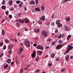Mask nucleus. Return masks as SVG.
<instances>
[{
	"label": "nucleus",
	"mask_w": 73,
	"mask_h": 73,
	"mask_svg": "<svg viewBox=\"0 0 73 73\" xmlns=\"http://www.w3.org/2000/svg\"><path fill=\"white\" fill-rule=\"evenodd\" d=\"M36 51H33V53L31 54V57H36Z\"/></svg>",
	"instance_id": "obj_6"
},
{
	"label": "nucleus",
	"mask_w": 73,
	"mask_h": 73,
	"mask_svg": "<svg viewBox=\"0 0 73 73\" xmlns=\"http://www.w3.org/2000/svg\"><path fill=\"white\" fill-rule=\"evenodd\" d=\"M48 41H50V38H48V39L47 40Z\"/></svg>",
	"instance_id": "obj_55"
},
{
	"label": "nucleus",
	"mask_w": 73,
	"mask_h": 73,
	"mask_svg": "<svg viewBox=\"0 0 73 73\" xmlns=\"http://www.w3.org/2000/svg\"><path fill=\"white\" fill-rule=\"evenodd\" d=\"M35 9L36 12H40V8L39 7H37L36 8H35Z\"/></svg>",
	"instance_id": "obj_17"
},
{
	"label": "nucleus",
	"mask_w": 73,
	"mask_h": 73,
	"mask_svg": "<svg viewBox=\"0 0 73 73\" xmlns=\"http://www.w3.org/2000/svg\"><path fill=\"white\" fill-rule=\"evenodd\" d=\"M71 0H64V3H65V2H67L68 1H70Z\"/></svg>",
	"instance_id": "obj_42"
},
{
	"label": "nucleus",
	"mask_w": 73,
	"mask_h": 73,
	"mask_svg": "<svg viewBox=\"0 0 73 73\" xmlns=\"http://www.w3.org/2000/svg\"><path fill=\"white\" fill-rule=\"evenodd\" d=\"M8 3L9 5L10 6H12V4H13V1H12V0L9 1Z\"/></svg>",
	"instance_id": "obj_7"
},
{
	"label": "nucleus",
	"mask_w": 73,
	"mask_h": 73,
	"mask_svg": "<svg viewBox=\"0 0 73 73\" xmlns=\"http://www.w3.org/2000/svg\"><path fill=\"white\" fill-rule=\"evenodd\" d=\"M23 68H22L21 70L20 73H22V72H23Z\"/></svg>",
	"instance_id": "obj_45"
},
{
	"label": "nucleus",
	"mask_w": 73,
	"mask_h": 73,
	"mask_svg": "<svg viewBox=\"0 0 73 73\" xmlns=\"http://www.w3.org/2000/svg\"><path fill=\"white\" fill-rule=\"evenodd\" d=\"M56 61H60V58H59V57H58L56 58Z\"/></svg>",
	"instance_id": "obj_34"
},
{
	"label": "nucleus",
	"mask_w": 73,
	"mask_h": 73,
	"mask_svg": "<svg viewBox=\"0 0 73 73\" xmlns=\"http://www.w3.org/2000/svg\"><path fill=\"white\" fill-rule=\"evenodd\" d=\"M65 69L64 68V69H62L61 70V72H64V71H65Z\"/></svg>",
	"instance_id": "obj_47"
},
{
	"label": "nucleus",
	"mask_w": 73,
	"mask_h": 73,
	"mask_svg": "<svg viewBox=\"0 0 73 73\" xmlns=\"http://www.w3.org/2000/svg\"><path fill=\"white\" fill-rule=\"evenodd\" d=\"M3 42H0V46H3Z\"/></svg>",
	"instance_id": "obj_41"
},
{
	"label": "nucleus",
	"mask_w": 73,
	"mask_h": 73,
	"mask_svg": "<svg viewBox=\"0 0 73 73\" xmlns=\"http://www.w3.org/2000/svg\"><path fill=\"white\" fill-rule=\"evenodd\" d=\"M61 37H62V35H61V34L59 36V37H58V38H61Z\"/></svg>",
	"instance_id": "obj_39"
},
{
	"label": "nucleus",
	"mask_w": 73,
	"mask_h": 73,
	"mask_svg": "<svg viewBox=\"0 0 73 73\" xmlns=\"http://www.w3.org/2000/svg\"><path fill=\"white\" fill-rule=\"evenodd\" d=\"M11 65H13V64H14V62H11Z\"/></svg>",
	"instance_id": "obj_56"
},
{
	"label": "nucleus",
	"mask_w": 73,
	"mask_h": 73,
	"mask_svg": "<svg viewBox=\"0 0 73 73\" xmlns=\"http://www.w3.org/2000/svg\"><path fill=\"white\" fill-rule=\"evenodd\" d=\"M70 18L68 17H67L66 18V20L67 21H70Z\"/></svg>",
	"instance_id": "obj_23"
},
{
	"label": "nucleus",
	"mask_w": 73,
	"mask_h": 73,
	"mask_svg": "<svg viewBox=\"0 0 73 73\" xmlns=\"http://www.w3.org/2000/svg\"><path fill=\"white\" fill-rule=\"evenodd\" d=\"M69 51H70L69 50L67 49L66 53H68L69 52Z\"/></svg>",
	"instance_id": "obj_51"
},
{
	"label": "nucleus",
	"mask_w": 73,
	"mask_h": 73,
	"mask_svg": "<svg viewBox=\"0 0 73 73\" xmlns=\"http://www.w3.org/2000/svg\"><path fill=\"white\" fill-rule=\"evenodd\" d=\"M23 50H23V48H21L19 52L18 53V54H19V55H20V54H21V53H22V52H23Z\"/></svg>",
	"instance_id": "obj_9"
},
{
	"label": "nucleus",
	"mask_w": 73,
	"mask_h": 73,
	"mask_svg": "<svg viewBox=\"0 0 73 73\" xmlns=\"http://www.w3.org/2000/svg\"><path fill=\"white\" fill-rule=\"evenodd\" d=\"M48 66H52V64L51 63H49L48 64Z\"/></svg>",
	"instance_id": "obj_37"
},
{
	"label": "nucleus",
	"mask_w": 73,
	"mask_h": 73,
	"mask_svg": "<svg viewBox=\"0 0 73 73\" xmlns=\"http://www.w3.org/2000/svg\"><path fill=\"white\" fill-rule=\"evenodd\" d=\"M35 1L36 4H37L38 3V0H36Z\"/></svg>",
	"instance_id": "obj_53"
},
{
	"label": "nucleus",
	"mask_w": 73,
	"mask_h": 73,
	"mask_svg": "<svg viewBox=\"0 0 73 73\" xmlns=\"http://www.w3.org/2000/svg\"><path fill=\"white\" fill-rule=\"evenodd\" d=\"M73 56H72L71 57H70V58H71V59H73Z\"/></svg>",
	"instance_id": "obj_64"
},
{
	"label": "nucleus",
	"mask_w": 73,
	"mask_h": 73,
	"mask_svg": "<svg viewBox=\"0 0 73 73\" xmlns=\"http://www.w3.org/2000/svg\"><path fill=\"white\" fill-rule=\"evenodd\" d=\"M66 58V60H69V55H68V54H67L66 55V56L65 57Z\"/></svg>",
	"instance_id": "obj_21"
},
{
	"label": "nucleus",
	"mask_w": 73,
	"mask_h": 73,
	"mask_svg": "<svg viewBox=\"0 0 73 73\" xmlns=\"http://www.w3.org/2000/svg\"><path fill=\"white\" fill-rule=\"evenodd\" d=\"M24 44H25L26 46H27V47H30V43H29V42L28 40H27L24 42Z\"/></svg>",
	"instance_id": "obj_2"
},
{
	"label": "nucleus",
	"mask_w": 73,
	"mask_h": 73,
	"mask_svg": "<svg viewBox=\"0 0 73 73\" xmlns=\"http://www.w3.org/2000/svg\"><path fill=\"white\" fill-rule=\"evenodd\" d=\"M1 8L3 10H5V8H6V7L4 5H3L1 7Z\"/></svg>",
	"instance_id": "obj_22"
},
{
	"label": "nucleus",
	"mask_w": 73,
	"mask_h": 73,
	"mask_svg": "<svg viewBox=\"0 0 73 73\" xmlns=\"http://www.w3.org/2000/svg\"><path fill=\"white\" fill-rule=\"evenodd\" d=\"M5 0H3V2H2V3L3 4V5L5 4Z\"/></svg>",
	"instance_id": "obj_35"
},
{
	"label": "nucleus",
	"mask_w": 73,
	"mask_h": 73,
	"mask_svg": "<svg viewBox=\"0 0 73 73\" xmlns=\"http://www.w3.org/2000/svg\"><path fill=\"white\" fill-rule=\"evenodd\" d=\"M68 47L67 49L69 50L70 51L71 50L73 49V47L70 44L68 45Z\"/></svg>",
	"instance_id": "obj_5"
},
{
	"label": "nucleus",
	"mask_w": 73,
	"mask_h": 73,
	"mask_svg": "<svg viewBox=\"0 0 73 73\" xmlns=\"http://www.w3.org/2000/svg\"><path fill=\"white\" fill-rule=\"evenodd\" d=\"M54 56H55V54H50V57L52 58H54Z\"/></svg>",
	"instance_id": "obj_19"
},
{
	"label": "nucleus",
	"mask_w": 73,
	"mask_h": 73,
	"mask_svg": "<svg viewBox=\"0 0 73 73\" xmlns=\"http://www.w3.org/2000/svg\"><path fill=\"white\" fill-rule=\"evenodd\" d=\"M9 19H12V15H9Z\"/></svg>",
	"instance_id": "obj_31"
},
{
	"label": "nucleus",
	"mask_w": 73,
	"mask_h": 73,
	"mask_svg": "<svg viewBox=\"0 0 73 73\" xmlns=\"http://www.w3.org/2000/svg\"><path fill=\"white\" fill-rule=\"evenodd\" d=\"M41 8L42 11H43V10H44V8H45V7H44V6H41Z\"/></svg>",
	"instance_id": "obj_29"
},
{
	"label": "nucleus",
	"mask_w": 73,
	"mask_h": 73,
	"mask_svg": "<svg viewBox=\"0 0 73 73\" xmlns=\"http://www.w3.org/2000/svg\"><path fill=\"white\" fill-rule=\"evenodd\" d=\"M18 16L19 17H21V14H19L18 15Z\"/></svg>",
	"instance_id": "obj_59"
},
{
	"label": "nucleus",
	"mask_w": 73,
	"mask_h": 73,
	"mask_svg": "<svg viewBox=\"0 0 73 73\" xmlns=\"http://www.w3.org/2000/svg\"><path fill=\"white\" fill-rule=\"evenodd\" d=\"M36 48L38 49H40V50H42L43 49V47L41 46L40 45H38L36 47Z\"/></svg>",
	"instance_id": "obj_4"
},
{
	"label": "nucleus",
	"mask_w": 73,
	"mask_h": 73,
	"mask_svg": "<svg viewBox=\"0 0 73 73\" xmlns=\"http://www.w3.org/2000/svg\"><path fill=\"white\" fill-rule=\"evenodd\" d=\"M55 44H56V42L52 41V45H54Z\"/></svg>",
	"instance_id": "obj_32"
},
{
	"label": "nucleus",
	"mask_w": 73,
	"mask_h": 73,
	"mask_svg": "<svg viewBox=\"0 0 73 73\" xmlns=\"http://www.w3.org/2000/svg\"><path fill=\"white\" fill-rule=\"evenodd\" d=\"M13 45L10 44L8 46V49H12L13 48Z\"/></svg>",
	"instance_id": "obj_8"
},
{
	"label": "nucleus",
	"mask_w": 73,
	"mask_h": 73,
	"mask_svg": "<svg viewBox=\"0 0 73 73\" xmlns=\"http://www.w3.org/2000/svg\"><path fill=\"white\" fill-rule=\"evenodd\" d=\"M41 34L45 37H46L48 36V32L47 31H43L42 32Z\"/></svg>",
	"instance_id": "obj_1"
},
{
	"label": "nucleus",
	"mask_w": 73,
	"mask_h": 73,
	"mask_svg": "<svg viewBox=\"0 0 73 73\" xmlns=\"http://www.w3.org/2000/svg\"><path fill=\"white\" fill-rule=\"evenodd\" d=\"M12 53V51H11V50H9V51L8 53L9 54H11V53Z\"/></svg>",
	"instance_id": "obj_38"
},
{
	"label": "nucleus",
	"mask_w": 73,
	"mask_h": 73,
	"mask_svg": "<svg viewBox=\"0 0 73 73\" xmlns=\"http://www.w3.org/2000/svg\"><path fill=\"white\" fill-rule=\"evenodd\" d=\"M4 19H3V20H2L1 22L2 23H4Z\"/></svg>",
	"instance_id": "obj_57"
},
{
	"label": "nucleus",
	"mask_w": 73,
	"mask_h": 73,
	"mask_svg": "<svg viewBox=\"0 0 73 73\" xmlns=\"http://www.w3.org/2000/svg\"><path fill=\"white\" fill-rule=\"evenodd\" d=\"M5 42L7 43H8L9 42V40L8 39H6L5 40Z\"/></svg>",
	"instance_id": "obj_33"
},
{
	"label": "nucleus",
	"mask_w": 73,
	"mask_h": 73,
	"mask_svg": "<svg viewBox=\"0 0 73 73\" xmlns=\"http://www.w3.org/2000/svg\"><path fill=\"white\" fill-rule=\"evenodd\" d=\"M15 22H19V19H17L15 21Z\"/></svg>",
	"instance_id": "obj_46"
},
{
	"label": "nucleus",
	"mask_w": 73,
	"mask_h": 73,
	"mask_svg": "<svg viewBox=\"0 0 73 73\" xmlns=\"http://www.w3.org/2000/svg\"><path fill=\"white\" fill-rule=\"evenodd\" d=\"M58 42L59 43V44H62V41L61 40H60L58 41Z\"/></svg>",
	"instance_id": "obj_28"
},
{
	"label": "nucleus",
	"mask_w": 73,
	"mask_h": 73,
	"mask_svg": "<svg viewBox=\"0 0 73 73\" xmlns=\"http://www.w3.org/2000/svg\"><path fill=\"white\" fill-rule=\"evenodd\" d=\"M8 11H6V15H8Z\"/></svg>",
	"instance_id": "obj_58"
},
{
	"label": "nucleus",
	"mask_w": 73,
	"mask_h": 73,
	"mask_svg": "<svg viewBox=\"0 0 73 73\" xmlns=\"http://www.w3.org/2000/svg\"><path fill=\"white\" fill-rule=\"evenodd\" d=\"M49 46H48L47 47H46V48L47 49H48V48H49Z\"/></svg>",
	"instance_id": "obj_63"
},
{
	"label": "nucleus",
	"mask_w": 73,
	"mask_h": 73,
	"mask_svg": "<svg viewBox=\"0 0 73 73\" xmlns=\"http://www.w3.org/2000/svg\"><path fill=\"white\" fill-rule=\"evenodd\" d=\"M11 62V59H8L7 60V62L8 63V64H10Z\"/></svg>",
	"instance_id": "obj_20"
},
{
	"label": "nucleus",
	"mask_w": 73,
	"mask_h": 73,
	"mask_svg": "<svg viewBox=\"0 0 73 73\" xmlns=\"http://www.w3.org/2000/svg\"><path fill=\"white\" fill-rule=\"evenodd\" d=\"M24 19H23L22 20L21 19H19V22L20 23H22L23 24L24 23Z\"/></svg>",
	"instance_id": "obj_11"
},
{
	"label": "nucleus",
	"mask_w": 73,
	"mask_h": 73,
	"mask_svg": "<svg viewBox=\"0 0 73 73\" xmlns=\"http://www.w3.org/2000/svg\"><path fill=\"white\" fill-rule=\"evenodd\" d=\"M28 67H26L25 68V70H27V69H28Z\"/></svg>",
	"instance_id": "obj_60"
},
{
	"label": "nucleus",
	"mask_w": 73,
	"mask_h": 73,
	"mask_svg": "<svg viewBox=\"0 0 73 73\" xmlns=\"http://www.w3.org/2000/svg\"><path fill=\"white\" fill-rule=\"evenodd\" d=\"M71 37H72V36H71L70 35H68L67 38V40L69 41V39H70Z\"/></svg>",
	"instance_id": "obj_18"
},
{
	"label": "nucleus",
	"mask_w": 73,
	"mask_h": 73,
	"mask_svg": "<svg viewBox=\"0 0 73 73\" xmlns=\"http://www.w3.org/2000/svg\"><path fill=\"white\" fill-rule=\"evenodd\" d=\"M16 24L18 27H19V26H20V23H17Z\"/></svg>",
	"instance_id": "obj_48"
},
{
	"label": "nucleus",
	"mask_w": 73,
	"mask_h": 73,
	"mask_svg": "<svg viewBox=\"0 0 73 73\" xmlns=\"http://www.w3.org/2000/svg\"><path fill=\"white\" fill-rule=\"evenodd\" d=\"M13 9H14L13 8H11L10 9V11H13Z\"/></svg>",
	"instance_id": "obj_52"
},
{
	"label": "nucleus",
	"mask_w": 73,
	"mask_h": 73,
	"mask_svg": "<svg viewBox=\"0 0 73 73\" xmlns=\"http://www.w3.org/2000/svg\"><path fill=\"white\" fill-rule=\"evenodd\" d=\"M33 46H34L36 47V46H37V44L36 43H35L33 44Z\"/></svg>",
	"instance_id": "obj_50"
},
{
	"label": "nucleus",
	"mask_w": 73,
	"mask_h": 73,
	"mask_svg": "<svg viewBox=\"0 0 73 73\" xmlns=\"http://www.w3.org/2000/svg\"><path fill=\"white\" fill-rule=\"evenodd\" d=\"M58 32V29H56L55 30V33H57Z\"/></svg>",
	"instance_id": "obj_43"
},
{
	"label": "nucleus",
	"mask_w": 73,
	"mask_h": 73,
	"mask_svg": "<svg viewBox=\"0 0 73 73\" xmlns=\"http://www.w3.org/2000/svg\"><path fill=\"white\" fill-rule=\"evenodd\" d=\"M56 24L58 25V27L59 28H60V27L62 26V24L59 22L56 21Z\"/></svg>",
	"instance_id": "obj_3"
},
{
	"label": "nucleus",
	"mask_w": 73,
	"mask_h": 73,
	"mask_svg": "<svg viewBox=\"0 0 73 73\" xmlns=\"http://www.w3.org/2000/svg\"><path fill=\"white\" fill-rule=\"evenodd\" d=\"M39 31H40V29L39 28L37 29H36V32L37 33H38Z\"/></svg>",
	"instance_id": "obj_36"
},
{
	"label": "nucleus",
	"mask_w": 73,
	"mask_h": 73,
	"mask_svg": "<svg viewBox=\"0 0 73 73\" xmlns=\"http://www.w3.org/2000/svg\"><path fill=\"white\" fill-rule=\"evenodd\" d=\"M40 20L42 21H44V20H45V16H43L40 18Z\"/></svg>",
	"instance_id": "obj_12"
},
{
	"label": "nucleus",
	"mask_w": 73,
	"mask_h": 73,
	"mask_svg": "<svg viewBox=\"0 0 73 73\" xmlns=\"http://www.w3.org/2000/svg\"><path fill=\"white\" fill-rule=\"evenodd\" d=\"M30 2V3L29 4L30 5H31V4H33V5L35 4V2L33 0L31 1Z\"/></svg>",
	"instance_id": "obj_13"
},
{
	"label": "nucleus",
	"mask_w": 73,
	"mask_h": 73,
	"mask_svg": "<svg viewBox=\"0 0 73 73\" xmlns=\"http://www.w3.org/2000/svg\"><path fill=\"white\" fill-rule=\"evenodd\" d=\"M38 24H42V22L40 21H38Z\"/></svg>",
	"instance_id": "obj_30"
},
{
	"label": "nucleus",
	"mask_w": 73,
	"mask_h": 73,
	"mask_svg": "<svg viewBox=\"0 0 73 73\" xmlns=\"http://www.w3.org/2000/svg\"><path fill=\"white\" fill-rule=\"evenodd\" d=\"M6 49V46H4V48H3V49L5 50Z\"/></svg>",
	"instance_id": "obj_44"
},
{
	"label": "nucleus",
	"mask_w": 73,
	"mask_h": 73,
	"mask_svg": "<svg viewBox=\"0 0 73 73\" xmlns=\"http://www.w3.org/2000/svg\"><path fill=\"white\" fill-rule=\"evenodd\" d=\"M54 22H52L51 23V26L54 27Z\"/></svg>",
	"instance_id": "obj_24"
},
{
	"label": "nucleus",
	"mask_w": 73,
	"mask_h": 73,
	"mask_svg": "<svg viewBox=\"0 0 73 73\" xmlns=\"http://www.w3.org/2000/svg\"><path fill=\"white\" fill-rule=\"evenodd\" d=\"M17 35L18 36H20V35H21V34H20V33H18L17 34Z\"/></svg>",
	"instance_id": "obj_49"
},
{
	"label": "nucleus",
	"mask_w": 73,
	"mask_h": 73,
	"mask_svg": "<svg viewBox=\"0 0 73 73\" xmlns=\"http://www.w3.org/2000/svg\"><path fill=\"white\" fill-rule=\"evenodd\" d=\"M51 17L52 18H54V14H53L51 16Z\"/></svg>",
	"instance_id": "obj_54"
},
{
	"label": "nucleus",
	"mask_w": 73,
	"mask_h": 73,
	"mask_svg": "<svg viewBox=\"0 0 73 73\" xmlns=\"http://www.w3.org/2000/svg\"><path fill=\"white\" fill-rule=\"evenodd\" d=\"M61 45H62V44L58 45L56 46V49H60L61 48Z\"/></svg>",
	"instance_id": "obj_10"
},
{
	"label": "nucleus",
	"mask_w": 73,
	"mask_h": 73,
	"mask_svg": "<svg viewBox=\"0 0 73 73\" xmlns=\"http://www.w3.org/2000/svg\"><path fill=\"white\" fill-rule=\"evenodd\" d=\"M64 36V34H62V38H63Z\"/></svg>",
	"instance_id": "obj_62"
},
{
	"label": "nucleus",
	"mask_w": 73,
	"mask_h": 73,
	"mask_svg": "<svg viewBox=\"0 0 73 73\" xmlns=\"http://www.w3.org/2000/svg\"><path fill=\"white\" fill-rule=\"evenodd\" d=\"M24 22L25 23L27 24V23H29V20L28 19H25L24 20Z\"/></svg>",
	"instance_id": "obj_15"
},
{
	"label": "nucleus",
	"mask_w": 73,
	"mask_h": 73,
	"mask_svg": "<svg viewBox=\"0 0 73 73\" xmlns=\"http://www.w3.org/2000/svg\"><path fill=\"white\" fill-rule=\"evenodd\" d=\"M23 6V2H21L20 4L19 5V6L20 8H21L22 7V6Z\"/></svg>",
	"instance_id": "obj_25"
},
{
	"label": "nucleus",
	"mask_w": 73,
	"mask_h": 73,
	"mask_svg": "<svg viewBox=\"0 0 73 73\" xmlns=\"http://www.w3.org/2000/svg\"><path fill=\"white\" fill-rule=\"evenodd\" d=\"M16 3H17V4H20V3H21V1L17 0L16 2Z\"/></svg>",
	"instance_id": "obj_27"
},
{
	"label": "nucleus",
	"mask_w": 73,
	"mask_h": 73,
	"mask_svg": "<svg viewBox=\"0 0 73 73\" xmlns=\"http://www.w3.org/2000/svg\"><path fill=\"white\" fill-rule=\"evenodd\" d=\"M2 35H4V34H5V31H4V30H2Z\"/></svg>",
	"instance_id": "obj_26"
},
{
	"label": "nucleus",
	"mask_w": 73,
	"mask_h": 73,
	"mask_svg": "<svg viewBox=\"0 0 73 73\" xmlns=\"http://www.w3.org/2000/svg\"><path fill=\"white\" fill-rule=\"evenodd\" d=\"M37 52L38 54H40V55H41V54H42V51H37Z\"/></svg>",
	"instance_id": "obj_16"
},
{
	"label": "nucleus",
	"mask_w": 73,
	"mask_h": 73,
	"mask_svg": "<svg viewBox=\"0 0 73 73\" xmlns=\"http://www.w3.org/2000/svg\"><path fill=\"white\" fill-rule=\"evenodd\" d=\"M64 27L65 28L64 31H69V28H68V27L66 25H64Z\"/></svg>",
	"instance_id": "obj_14"
},
{
	"label": "nucleus",
	"mask_w": 73,
	"mask_h": 73,
	"mask_svg": "<svg viewBox=\"0 0 73 73\" xmlns=\"http://www.w3.org/2000/svg\"><path fill=\"white\" fill-rule=\"evenodd\" d=\"M6 68H7L8 66V64H7L5 66Z\"/></svg>",
	"instance_id": "obj_61"
},
{
	"label": "nucleus",
	"mask_w": 73,
	"mask_h": 73,
	"mask_svg": "<svg viewBox=\"0 0 73 73\" xmlns=\"http://www.w3.org/2000/svg\"><path fill=\"white\" fill-rule=\"evenodd\" d=\"M40 72V70L38 69L35 72L36 73H38V72Z\"/></svg>",
	"instance_id": "obj_40"
}]
</instances>
